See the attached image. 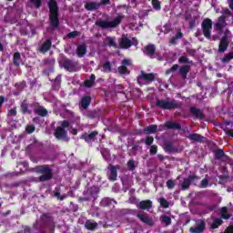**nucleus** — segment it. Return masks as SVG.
<instances>
[{
    "instance_id": "obj_1",
    "label": "nucleus",
    "mask_w": 233,
    "mask_h": 233,
    "mask_svg": "<svg viewBox=\"0 0 233 233\" xmlns=\"http://www.w3.org/2000/svg\"><path fill=\"white\" fill-rule=\"evenodd\" d=\"M33 228L36 229L38 232L46 233H54V229L56 228V222H54V217L51 213H43L40 216L39 220H35L33 224Z\"/></svg>"
},
{
    "instance_id": "obj_2",
    "label": "nucleus",
    "mask_w": 233,
    "mask_h": 233,
    "mask_svg": "<svg viewBox=\"0 0 233 233\" xmlns=\"http://www.w3.org/2000/svg\"><path fill=\"white\" fill-rule=\"evenodd\" d=\"M31 172H35V174H40L41 176L38 177L40 183H45L46 181H50L54 179V171L50 165H38L31 169Z\"/></svg>"
},
{
    "instance_id": "obj_3",
    "label": "nucleus",
    "mask_w": 233,
    "mask_h": 233,
    "mask_svg": "<svg viewBox=\"0 0 233 233\" xmlns=\"http://www.w3.org/2000/svg\"><path fill=\"white\" fill-rule=\"evenodd\" d=\"M47 5L49 8L50 25L54 28H59L61 22H59V6L57 5V1L49 0Z\"/></svg>"
},
{
    "instance_id": "obj_4",
    "label": "nucleus",
    "mask_w": 233,
    "mask_h": 233,
    "mask_svg": "<svg viewBox=\"0 0 233 233\" xmlns=\"http://www.w3.org/2000/svg\"><path fill=\"white\" fill-rule=\"evenodd\" d=\"M60 126H58L54 133V136L56 139H62V141H66L68 143L70 141V137H68V131L66 128L70 127V122L68 120H64L59 122Z\"/></svg>"
},
{
    "instance_id": "obj_5",
    "label": "nucleus",
    "mask_w": 233,
    "mask_h": 233,
    "mask_svg": "<svg viewBox=\"0 0 233 233\" xmlns=\"http://www.w3.org/2000/svg\"><path fill=\"white\" fill-rule=\"evenodd\" d=\"M121 21H123V16L118 15L113 21L108 20H96L95 22L96 26L99 28H103L107 30L108 28H117L119 25H121Z\"/></svg>"
},
{
    "instance_id": "obj_6",
    "label": "nucleus",
    "mask_w": 233,
    "mask_h": 233,
    "mask_svg": "<svg viewBox=\"0 0 233 233\" xmlns=\"http://www.w3.org/2000/svg\"><path fill=\"white\" fill-rule=\"evenodd\" d=\"M156 106L162 108V110H172L176 108H181V102L177 100L167 101L163 99H157L156 101Z\"/></svg>"
},
{
    "instance_id": "obj_7",
    "label": "nucleus",
    "mask_w": 233,
    "mask_h": 233,
    "mask_svg": "<svg viewBox=\"0 0 233 233\" xmlns=\"http://www.w3.org/2000/svg\"><path fill=\"white\" fill-rule=\"evenodd\" d=\"M212 25L213 22L210 18H205L201 23L203 35L206 37V39H210L212 35Z\"/></svg>"
},
{
    "instance_id": "obj_8",
    "label": "nucleus",
    "mask_w": 233,
    "mask_h": 233,
    "mask_svg": "<svg viewBox=\"0 0 233 233\" xmlns=\"http://www.w3.org/2000/svg\"><path fill=\"white\" fill-rule=\"evenodd\" d=\"M143 54L144 56H147L150 59H156V57H158L159 54L156 51V45L149 44L144 46L143 48Z\"/></svg>"
},
{
    "instance_id": "obj_9",
    "label": "nucleus",
    "mask_w": 233,
    "mask_h": 233,
    "mask_svg": "<svg viewBox=\"0 0 233 233\" xmlns=\"http://www.w3.org/2000/svg\"><path fill=\"white\" fill-rule=\"evenodd\" d=\"M63 66L66 72H77V67L79 66V63L77 61H74L72 59L66 58L63 62Z\"/></svg>"
},
{
    "instance_id": "obj_10",
    "label": "nucleus",
    "mask_w": 233,
    "mask_h": 233,
    "mask_svg": "<svg viewBox=\"0 0 233 233\" xmlns=\"http://www.w3.org/2000/svg\"><path fill=\"white\" fill-rule=\"evenodd\" d=\"M198 179H201V177H198L197 175H189L181 182V190H188V188H190V185Z\"/></svg>"
},
{
    "instance_id": "obj_11",
    "label": "nucleus",
    "mask_w": 233,
    "mask_h": 233,
    "mask_svg": "<svg viewBox=\"0 0 233 233\" xmlns=\"http://www.w3.org/2000/svg\"><path fill=\"white\" fill-rule=\"evenodd\" d=\"M228 34H229L228 30L225 31L224 35L220 39V43H219V46H218V52L220 54H223L224 52H227V48H228V45H229Z\"/></svg>"
},
{
    "instance_id": "obj_12",
    "label": "nucleus",
    "mask_w": 233,
    "mask_h": 233,
    "mask_svg": "<svg viewBox=\"0 0 233 233\" xmlns=\"http://www.w3.org/2000/svg\"><path fill=\"white\" fill-rule=\"evenodd\" d=\"M31 108H34V112L36 116H40V117H46L48 116V110L45 108V106H40L39 103L30 104Z\"/></svg>"
},
{
    "instance_id": "obj_13",
    "label": "nucleus",
    "mask_w": 233,
    "mask_h": 233,
    "mask_svg": "<svg viewBox=\"0 0 233 233\" xmlns=\"http://www.w3.org/2000/svg\"><path fill=\"white\" fill-rule=\"evenodd\" d=\"M97 136H99V132L97 130L92 131L90 133H84L80 136V139H84L86 143H94L97 139Z\"/></svg>"
},
{
    "instance_id": "obj_14",
    "label": "nucleus",
    "mask_w": 233,
    "mask_h": 233,
    "mask_svg": "<svg viewBox=\"0 0 233 233\" xmlns=\"http://www.w3.org/2000/svg\"><path fill=\"white\" fill-rule=\"evenodd\" d=\"M107 170V178L112 182L117 181V167L112 164H109Z\"/></svg>"
},
{
    "instance_id": "obj_15",
    "label": "nucleus",
    "mask_w": 233,
    "mask_h": 233,
    "mask_svg": "<svg viewBox=\"0 0 233 233\" xmlns=\"http://www.w3.org/2000/svg\"><path fill=\"white\" fill-rule=\"evenodd\" d=\"M134 44L132 43V40L127 38L126 35H123L120 41H119V46L123 50H127V48H130Z\"/></svg>"
},
{
    "instance_id": "obj_16",
    "label": "nucleus",
    "mask_w": 233,
    "mask_h": 233,
    "mask_svg": "<svg viewBox=\"0 0 233 233\" xmlns=\"http://www.w3.org/2000/svg\"><path fill=\"white\" fill-rule=\"evenodd\" d=\"M143 79L144 81H149V83H152V81H155L156 76L153 73H145V71H141L140 75L137 76V82L141 81Z\"/></svg>"
},
{
    "instance_id": "obj_17",
    "label": "nucleus",
    "mask_w": 233,
    "mask_h": 233,
    "mask_svg": "<svg viewBox=\"0 0 233 233\" xmlns=\"http://www.w3.org/2000/svg\"><path fill=\"white\" fill-rule=\"evenodd\" d=\"M51 48H52V39L47 38L38 48V52L40 54H46V52H48V50H50Z\"/></svg>"
},
{
    "instance_id": "obj_18",
    "label": "nucleus",
    "mask_w": 233,
    "mask_h": 233,
    "mask_svg": "<svg viewBox=\"0 0 233 233\" xmlns=\"http://www.w3.org/2000/svg\"><path fill=\"white\" fill-rule=\"evenodd\" d=\"M189 112L194 116V119H203L205 117V115L203 114V111L198 107H190Z\"/></svg>"
},
{
    "instance_id": "obj_19",
    "label": "nucleus",
    "mask_w": 233,
    "mask_h": 233,
    "mask_svg": "<svg viewBox=\"0 0 233 233\" xmlns=\"http://www.w3.org/2000/svg\"><path fill=\"white\" fill-rule=\"evenodd\" d=\"M206 228H207V223L201 220L200 223L198 225V227L190 228L189 231L191 233H202V232H205Z\"/></svg>"
},
{
    "instance_id": "obj_20",
    "label": "nucleus",
    "mask_w": 233,
    "mask_h": 233,
    "mask_svg": "<svg viewBox=\"0 0 233 233\" xmlns=\"http://www.w3.org/2000/svg\"><path fill=\"white\" fill-rule=\"evenodd\" d=\"M137 218H138V219H140L142 223L149 225V227H152V225H154V221L152 220V218H148V215L147 214L138 213L137 214Z\"/></svg>"
},
{
    "instance_id": "obj_21",
    "label": "nucleus",
    "mask_w": 233,
    "mask_h": 233,
    "mask_svg": "<svg viewBox=\"0 0 233 233\" xmlns=\"http://www.w3.org/2000/svg\"><path fill=\"white\" fill-rule=\"evenodd\" d=\"M190 72V65H183L178 69V74L181 76L182 79H187L188 73Z\"/></svg>"
},
{
    "instance_id": "obj_22",
    "label": "nucleus",
    "mask_w": 233,
    "mask_h": 233,
    "mask_svg": "<svg viewBox=\"0 0 233 233\" xmlns=\"http://www.w3.org/2000/svg\"><path fill=\"white\" fill-rule=\"evenodd\" d=\"M30 106L29 103L26 100H24L20 104V112L25 115L30 116L32 114V110L28 107Z\"/></svg>"
},
{
    "instance_id": "obj_23",
    "label": "nucleus",
    "mask_w": 233,
    "mask_h": 233,
    "mask_svg": "<svg viewBox=\"0 0 233 233\" xmlns=\"http://www.w3.org/2000/svg\"><path fill=\"white\" fill-rule=\"evenodd\" d=\"M140 210H150L152 208V200H142L137 205Z\"/></svg>"
},
{
    "instance_id": "obj_24",
    "label": "nucleus",
    "mask_w": 233,
    "mask_h": 233,
    "mask_svg": "<svg viewBox=\"0 0 233 233\" xmlns=\"http://www.w3.org/2000/svg\"><path fill=\"white\" fill-rule=\"evenodd\" d=\"M216 28H218V30H223V28H225V26H227V16L225 15H221L218 17V22L215 24Z\"/></svg>"
},
{
    "instance_id": "obj_25",
    "label": "nucleus",
    "mask_w": 233,
    "mask_h": 233,
    "mask_svg": "<svg viewBox=\"0 0 233 233\" xmlns=\"http://www.w3.org/2000/svg\"><path fill=\"white\" fill-rule=\"evenodd\" d=\"M187 139L197 143H203V139H205V137L198 133H192L187 136Z\"/></svg>"
},
{
    "instance_id": "obj_26",
    "label": "nucleus",
    "mask_w": 233,
    "mask_h": 233,
    "mask_svg": "<svg viewBox=\"0 0 233 233\" xmlns=\"http://www.w3.org/2000/svg\"><path fill=\"white\" fill-rule=\"evenodd\" d=\"M167 130H181V124L177 122L168 121L165 124Z\"/></svg>"
},
{
    "instance_id": "obj_27",
    "label": "nucleus",
    "mask_w": 233,
    "mask_h": 233,
    "mask_svg": "<svg viewBox=\"0 0 233 233\" xmlns=\"http://www.w3.org/2000/svg\"><path fill=\"white\" fill-rule=\"evenodd\" d=\"M232 218V214L228 212V207H222L220 208V219H230Z\"/></svg>"
},
{
    "instance_id": "obj_28",
    "label": "nucleus",
    "mask_w": 233,
    "mask_h": 233,
    "mask_svg": "<svg viewBox=\"0 0 233 233\" xmlns=\"http://www.w3.org/2000/svg\"><path fill=\"white\" fill-rule=\"evenodd\" d=\"M98 224L96 222V220L87 219L85 223V228H86V230H96Z\"/></svg>"
},
{
    "instance_id": "obj_29",
    "label": "nucleus",
    "mask_w": 233,
    "mask_h": 233,
    "mask_svg": "<svg viewBox=\"0 0 233 233\" xmlns=\"http://www.w3.org/2000/svg\"><path fill=\"white\" fill-rule=\"evenodd\" d=\"M224 157H225V159H227L228 157V156H227V154H225V150L218 149V150L214 151V158L215 159L221 161V159H223Z\"/></svg>"
},
{
    "instance_id": "obj_30",
    "label": "nucleus",
    "mask_w": 233,
    "mask_h": 233,
    "mask_svg": "<svg viewBox=\"0 0 233 233\" xmlns=\"http://www.w3.org/2000/svg\"><path fill=\"white\" fill-rule=\"evenodd\" d=\"M221 225H223V218H217L213 219V221L210 225V228H211V230H216V228H219V227H221Z\"/></svg>"
},
{
    "instance_id": "obj_31",
    "label": "nucleus",
    "mask_w": 233,
    "mask_h": 233,
    "mask_svg": "<svg viewBox=\"0 0 233 233\" xmlns=\"http://www.w3.org/2000/svg\"><path fill=\"white\" fill-rule=\"evenodd\" d=\"M13 63L15 66L19 67L21 63H23V59L21 58V53L15 52L13 56Z\"/></svg>"
},
{
    "instance_id": "obj_32",
    "label": "nucleus",
    "mask_w": 233,
    "mask_h": 233,
    "mask_svg": "<svg viewBox=\"0 0 233 233\" xmlns=\"http://www.w3.org/2000/svg\"><path fill=\"white\" fill-rule=\"evenodd\" d=\"M86 54V45H79L76 47V56L78 57H84Z\"/></svg>"
},
{
    "instance_id": "obj_33",
    "label": "nucleus",
    "mask_w": 233,
    "mask_h": 233,
    "mask_svg": "<svg viewBox=\"0 0 233 233\" xmlns=\"http://www.w3.org/2000/svg\"><path fill=\"white\" fill-rule=\"evenodd\" d=\"M99 6H101V4H97L96 2H89L86 4L85 8L89 12H92L93 10H97Z\"/></svg>"
},
{
    "instance_id": "obj_34",
    "label": "nucleus",
    "mask_w": 233,
    "mask_h": 233,
    "mask_svg": "<svg viewBox=\"0 0 233 233\" xmlns=\"http://www.w3.org/2000/svg\"><path fill=\"white\" fill-rule=\"evenodd\" d=\"M90 103H92V97L89 96H86L81 100V106L86 110V108H88L90 106Z\"/></svg>"
},
{
    "instance_id": "obj_35",
    "label": "nucleus",
    "mask_w": 233,
    "mask_h": 233,
    "mask_svg": "<svg viewBox=\"0 0 233 233\" xmlns=\"http://www.w3.org/2000/svg\"><path fill=\"white\" fill-rule=\"evenodd\" d=\"M94 83H96V75L94 74L90 76L89 79L84 81V85L86 88H92V86H94Z\"/></svg>"
},
{
    "instance_id": "obj_36",
    "label": "nucleus",
    "mask_w": 233,
    "mask_h": 233,
    "mask_svg": "<svg viewBox=\"0 0 233 233\" xmlns=\"http://www.w3.org/2000/svg\"><path fill=\"white\" fill-rule=\"evenodd\" d=\"M156 132H157V125H150L144 128V134H156Z\"/></svg>"
},
{
    "instance_id": "obj_37",
    "label": "nucleus",
    "mask_w": 233,
    "mask_h": 233,
    "mask_svg": "<svg viewBox=\"0 0 233 233\" xmlns=\"http://www.w3.org/2000/svg\"><path fill=\"white\" fill-rule=\"evenodd\" d=\"M180 65H194V61L190 60L187 56L183 55L178 58Z\"/></svg>"
},
{
    "instance_id": "obj_38",
    "label": "nucleus",
    "mask_w": 233,
    "mask_h": 233,
    "mask_svg": "<svg viewBox=\"0 0 233 233\" xmlns=\"http://www.w3.org/2000/svg\"><path fill=\"white\" fill-rule=\"evenodd\" d=\"M160 221L163 223L166 227H169V225H172V218L167 215H162L160 217Z\"/></svg>"
},
{
    "instance_id": "obj_39",
    "label": "nucleus",
    "mask_w": 233,
    "mask_h": 233,
    "mask_svg": "<svg viewBox=\"0 0 233 233\" xmlns=\"http://www.w3.org/2000/svg\"><path fill=\"white\" fill-rule=\"evenodd\" d=\"M117 70L120 76H128V74H130V70H128V67L125 66H118Z\"/></svg>"
},
{
    "instance_id": "obj_40",
    "label": "nucleus",
    "mask_w": 233,
    "mask_h": 233,
    "mask_svg": "<svg viewBox=\"0 0 233 233\" xmlns=\"http://www.w3.org/2000/svg\"><path fill=\"white\" fill-rule=\"evenodd\" d=\"M179 70V65L175 64L170 68L166 70V76H170V74H175V72H177Z\"/></svg>"
},
{
    "instance_id": "obj_41",
    "label": "nucleus",
    "mask_w": 233,
    "mask_h": 233,
    "mask_svg": "<svg viewBox=\"0 0 233 233\" xmlns=\"http://www.w3.org/2000/svg\"><path fill=\"white\" fill-rule=\"evenodd\" d=\"M157 201L160 203V207H162V208H168V207H170V203L165 198H160Z\"/></svg>"
},
{
    "instance_id": "obj_42",
    "label": "nucleus",
    "mask_w": 233,
    "mask_h": 233,
    "mask_svg": "<svg viewBox=\"0 0 233 233\" xmlns=\"http://www.w3.org/2000/svg\"><path fill=\"white\" fill-rule=\"evenodd\" d=\"M53 194H54L55 198H56L60 201H65V196L61 195V191H60L59 187H56L55 190L53 191Z\"/></svg>"
},
{
    "instance_id": "obj_43",
    "label": "nucleus",
    "mask_w": 233,
    "mask_h": 233,
    "mask_svg": "<svg viewBox=\"0 0 233 233\" xmlns=\"http://www.w3.org/2000/svg\"><path fill=\"white\" fill-rule=\"evenodd\" d=\"M164 150H165V152H177V149H176V147H174V146L170 142L166 143Z\"/></svg>"
},
{
    "instance_id": "obj_44",
    "label": "nucleus",
    "mask_w": 233,
    "mask_h": 233,
    "mask_svg": "<svg viewBox=\"0 0 233 233\" xmlns=\"http://www.w3.org/2000/svg\"><path fill=\"white\" fill-rule=\"evenodd\" d=\"M106 41H107L108 46H112L113 48H117V44L116 43V39H114V37L106 36Z\"/></svg>"
},
{
    "instance_id": "obj_45",
    "label": "nucleus",
    "mask_w": 233,
    "mask_h": 233,
    "mask_svg": "<svg viewBox=\"0 0 233 233\" xmlns=\"http://www.w3.org/2000/svg\"><path fill=\"white\" fill-rule=\"evenodd\" d=\"M86 116L88 117V119H96V117H99V115L96 113V111H89Z\"/></svg>"
},
{
    "instance_id": "obj_46",
    "label": "nucleus",
    "mask_w": 233,
    "mask_h": 233,
    "mask_svg": "<svg viewBox=\"0 0 233 233\" xmlns=\"http://www.w3.org/2000/svg\"><path fill=\"white\" fill-rule=\"evenodd\" d=\"M127 168L131 172H134V170H136V161L134 159L128 160Z\"/></svg>"
},
{
    "instance_id": "obj_47",
    "label": "nucleus",
    "mask_w": 233,
    "mask_h": 233,
    "mask_svg": "<svg viewBox=\"0 0 233 233\" xmlns=\"http://www.w3.org/2000/svg\"><path fill=\"white\" fill-rule=\"evenodd\" d=\"M152 6L154 10H161V2L159 0H152Z\"/></svg>"
},
{
    "instance_id": "obj_48",
    "label": "nucleus",
    "mask_w": 233,
    "mask_h": 233,
    "mask_svg": "<svg viewBox=\"0 0 233 233\" xmlns=\"http://www.w3.org/2000/svg\"><path fill=\"white\" fill-rule=\"evenodd\" d=\"M53 86L56 88H61V75H58L56 78H55V82L53 84Z\"/></svg>"
},
{
    "instance_id": "obj_49",
    "label": "nucleus",
    "mask_w": 233,
    "mask_h": 233,
    "mask_svg": "<svg viewBox=\"0 0 233 233\" xmlns=\"http://www.w3.org/2000/svg\"><path fill=\"white\" fill-rule=\"evenodd\" d=\"M17 90H25L26 88V81L18 82L15 84Z\"/></svg>"
},
{
    "instance_id": "obj_50",
    "label": "nucleus",
    "mask_w": 233,
    "mask_h": 233,
    "mask_svg": "<svg viewBox=\"0 0 233 233\" xmlns=\"http://www.w3.org/2000/svg\"><path fill=\"white\" fill-rule=\"evenodd\" d=\"M112 205V201L109 198H103L100 201V207H110Z\"/></svg>"
},
{
    "instance_id": "obj_51",
    "label": "nucleus",
    "mask_w": 233,
    "mask_h": 233,
    "mask_svg": "<svg viewBox=\"0 0 233 233\" xmlns=\"http://www.w3.org/2000/svg\"><path fill=\"white\" fill-rule=\"evenodd\" d=\"M104 72H112V64H110V61H106L103 65Z\"/></svg>"
},
{
    "instance_id": "obj_52",
    "label": "nucleus",
    "mask_w": 233,
    "mask_h": 233,
    "mask_svg": "<svg viewBox=\"0 0 233 233\" xmlns=\"http://www.w3.org/2000/svg\"><path fill=\"white\" fill-rule=\"evenodd\" d=\"M25 132L27 134H34V132H35V126H34V125H27L25 127Z\"/></svg>"
},
{
    "instance_id": "obj_53",
    "label": "nucleus",
    "mask_w": 233,
    "mask_h": 233,
    "mask_svg": "<svg viewBox=\"0 0 233 233\" xmlns=\"http://www.w3.org/2000/svg\"><path fill=\"white\" fill-rule=\"evenodd\" d=\"M32 5H35V8H41L43 5V0H29Z\"/></svg>"
},
{
    "instance_id": "obj_54",
    "label": "nucleus",
    "mask_w": 233,
    "mask_h": 233,
    "mask_svg": "<svg viewBox=\"0 0 233 233\" xmlns=\"http://www.w3.org/2000/svg\"><path fill=\"white\" fill-rule=\"evenodd\" d=\"M166 185L169 190H172L174 188V187H176V182L172 179H169L167 181Z\"/></svg>"
},
{
    "instance_id": "obj_55",
    "label": "nucleus",
    "mask_w": 233,
    "mask_h": 233,
    "mask_svg": "<svg viewBox=\"0 0 233 233\" xmlns=\"http://www.w3.org/2000/svg\"><path fill=\"white\" fill-rule=\"evenodd\" d=\"M79 35V31H73L67 34L68 39H76Z\"/></svg>"
},
{
    "instance_id": "obj_56",
    "label": "nucleus",
    "mask_w": 233,
    "mask_h": 233,
    "mask_svg": "<svg viewBox=\"0 0 233 233\" xmlns=\"http://www.w3.org/2000/svg\"><path fill=\"white\" fill-rule=\"evenodd\" d=\"M7 116H8V117H10V116H14L15 117V116H17V108L16 107L11 108L8 111Z\"/></svg>"
},
{
    "instance_id": "obj_57",
    "label": "nucleus",
    "mask_w": 233,
    "mask_h": 233,
    "mask_svg": "<svg viewBox=\"0 0 233 233\" xmlns=\"http://www.w3.org/2000/svg\"><path fill=\"white\" fill-rule=\"evenodd\" d=\"M149 154L150 156H156L157 154V147L156 145L150 147Z\"/></svg>"
},
{
    "instance_id": "obj_58",
    "label": "nucleus",
    "mask_w": 233,
    "mask_h": 233,
    "mask_svg": "<svg viewBox=\"0 0 233 233\" xmlns=\"http://www.w3.org/2000/svg\"><path fill=\"white\" fill-rule=\"evenodd\" d=\"M208 187V178L205 177L200 182V187L201 188H207Z\"/></svg>"
},
{
    "instance_id": "obj_59",
    "label": "nucleus",
    "mask_w": 233,
    "mask_h": 233,
    "mask_svg": "<svg viewBox=\"0 0 233 233\" xmlns=\"http://www.w3.org/2000/svg\"><path fill=\"white\" fill-rule=\"evenodd\" d=\"M145 143L147 145V147H150L152 143H154V137H147Z\"/></svg>"
},
{
    "instance_id": "obj_60",
    "label": "nucleus",
    "mask_w": 233,
    "mask_h": 233,
    "mask_svg": "<svg viewBox=\"0 0 233 233\" xmlns=\"http://www.w3.org/2000/svg\"><path fill=\"white\" fill-rule=\"evenodd\" d=\"M44 65H56V60L52 58H46L44 61Z\"/></svg>"
},
{
    "instance_id": "obj_61",
    "label": "nucleus",
    "mask_w": 233,
    "mask_h": 233,
    "mask_svg": "<svg viewBox=\"0 0 233 233\" xmlns=\"http://www.w3.org/2000/svg\"><path fill=\"white\" fill-rule=\"evenodd\" d=\"M90 194H99V187L93 186L90 188Z\"/></svg>"
},
{
    "instance_id": "obj_62",
    "label": "nucleus",
    "mask_w": 233,
    "mask_h": 233,
    "mask_svg": "<svg viewBox=\"0 0 233 233\" xmlns=\"http://www.w3.org/2000/svg\"><path fill=\"white\" fill-rule=\"evenodd\" d=\"M132 65V61L129 59H124L122 61V66H130Z\"/></svg>"
},
{
    "instance_id": "obj_63",
    "label": "nucleus",
    "mask_w": 233,
    "mask_h": 233,
    "mask_svg": "<svg viewBox=\"0 0 233 233\" xmlns=\"http://www.w3.org/2000/svg\"><path fill=\"white\" fill-rule=\"evenodd\" d=\"M224 132L226 136H229L230 137H233V129L224 128Z\"/></svg>"
},
{
    "instance_id": "obj_64",
    "label": "nucleus",
    "mask_w": 233,
    "mask_h": 233,
    "mask_svg": "<svg viewBox=\"0 0 233 233\" xmlns=\"http://www.w3.org/2000/svg\"><path fill=\"white\" fill-rule=\"evenodd\" d=\"M187 53L191 56V57H194V56H196V49H187Z\"/></svg>"
}]
</instances>
